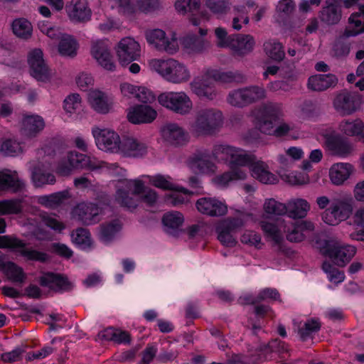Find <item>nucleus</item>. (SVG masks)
Returning <instances> with one entry per match:
<instances>
[{"label": "nucleus", "mask_w": 364, "mask_h": 364, "mask_svg": "<svg viewBox=\"0 0 364 364\" xmlns=\"http://www.w3.org/2000/svg\"><path fill=\"white\" fill-rule=\"evenodd\" d=\"M3 272L7 279L13 283L22 284L26 279L23 268L13 262H7Z\"/></svg>", "instance_id": "nucleus-49"}, {"label": "nucleus", "mask_w": 364, "mask_h": 364, "mask_svg": "<svg viewBox=\"0 0 364 364\" xmlns=\"http://www.w3.org/2000/svg\"><path fill=\"white\" fill-rule=\"evenodd\" d=\"M80 107L81 98L79 94H71L64 100V109L67 112L74 113Z\"/></svg>", "instance_id": "nucleus-64"}, {"label": "nucleus", "mask_w": 364, "mask_h": 364, "mask_svg": "<svg viewBox=\"0 0 364 364\" xmlns=\"http://www.w3.org/2000/svg\"><path fill=\"white\" fill-rule=\"evenodd\" d=\"M39 284L55 292L61 293L73 289V284L66 276L53 272L43 274L39 278Z\"/></svg>", "instance_id": "nucleus-19"}, {"label": "nucleus", "mask_w": 364, "mask_h": 364, "mask_svg": "<svg viewBox=\"0 0 364 364\" xmlns=\"http://www.w3.org/2000/svg\"><path fill=\"white\" fill-rule=\"evenodd\" d=\"M191 169L196 173H210L215 171L216 166L211 160L210 153L207 149L197 150L189 159Z\"/></svg>", "instance_id": "nucleus-17"}, {"label": "nucleus", "mask_w": 364, "mask_h": 364, "mask_svg": "<svg viewBox=\"0 0 364 364\" xmlns=\"http://www.w3.org/2000/svg\"><path fill=\"white\" fill-rule=\"evenodd\" d=\"M321 327V324L318 318H311L308 319L298 331L301 340L306 341L311 337L313 333L318 332Z\"/></svg>", "instance_id": "nucleus-53"}, {"label": "nucleus", "mask_w": 364, "mask_h": 364, "mask_svg": "<svg viewBox=\"0 0 364 364\" xmlns=\"http://www.w3.org/2000/svg\"><path fill=\"white\" fill-rule=\"evenodd\" d=\"M90 53L93 58L103 68L109 71L114 70L115 64L107 41L103 40L93 41Z\"/></svg>", "instance_id": "nucleus-16"}, {"label": "nucleus", "mask_w": 364, "mask_h": 364, "mask_svg": "<svg viewBox=\"0 0 364 364\" xmlns=\"http://www.w3.org/2000/svg\"><path fill=\"white\" fill-rule=\"evenodd\" d=\"M338 78L333 74H318L309 77L307 87L313 91L321 92L334 87Z\"/></svg>", "instance_id": "nucleus-28"}, {"label": "nucleus", "mask_w": 364, "mask_h": 364, "mask_svg": "<svg viewBox=\"0 0 364 364\" xmlns=\"http://www.w3.org/2000/svg\"><path fill=\"white\" fill-rule=\"evenodd\" d=\"M207 75L212 77L215 81L223 83L243 82L246 77L239 71L222 72L214 69H208Z\"/></svg>", "instance_id": "nucleus-37"}, {"label": "nucleus", "mask_w": 364, "mask_h": 364, "mask_svg": "<svg viewBox=\"0 0 364 364\" xmlns=\"http://www.w3.org/2000/svg\"><path fill=\"white\" fill-rule=\"evenodd\" d=\"M253 178L264 184H274L278 181L276 175L270 172L268 166L263 161L255 160L249 167Z\"/></svg>", "instance_id": "nucleus-26"}, {"label": "nucleus", "mask_w": 364, "mask_h": 364, "mask_svg": "<svg viewBox=\"0 0 364 364\" xmlns=\"http://www.w3.org/2000/svg\"><path fill=\"white\" fill-rule=\"evenodd\" d=\"M244 88L248 105L262 100L266 97V90L263 86L251 85Z\"/></svg>", "instance_id": "nucleus-60"}, {"label": "nucleus", "mask_w": 364, "mask_h": 364, "mask_svg": "<svg viewBox=\"0 0 364 364\" xmlns=\"http://www.w3.org/2000/svg\"><path fill=\"white\" fill-rule=\"evenodd\" d=\"M121 149V154L126 156L141 157L148 152V146L133 137L124 138Z\"/></svg>", "instance_id": "nucleus-29"}, {"label": "nucleus", "mask_w": 364, "mask_h": 364, "mask_svg": "<svg viewBox=\"0 0 364 364\" xmlns=\"http://www.w3.org/2000/svg\"><path fill=\"white\" fill-rule=\"evenodd\" d=\"M323 255L332 259L335 264L343 267L353 258L356 252L354 246L344 245L336 240L325 241L321 249Z\"/></svg>", "instance_id": "nucleus-8"}, {"label": "nucleus", "mask_w": 364, "mask_h": 364, "mask_svg": "<svg viewBox=\"0 0 364 364\" xmlns=\"http://www.w3.org/2000/svg\"><path fill=\"white\" fill-rule=\"evenodd\" d=\"M309 203L303 198H295L288 201L287 203V214L289 218H304L307 215L310 210Z\"/></svg>", "instance_id": "nucleus-36"}, {"label": "nucleus", "mask_w": 364, "mask_h": 364, "mask_svg": "<svg viewBox=\"0 0 364 364\" xmlns=\"http://www.w3.org/2000/svg\"><path fill=\"white\" fill-rule=\"evenodd\" d=\"M149 182L155 187L163 190H178V186L173 182V179L169 176L157 174L153 176H147Z\"/></svg>", "instance_id": "nucleus-55"}, {"label": "nucleus", "mask_w": 364, "mask_h": 364, "mask_svg": "<svg viewBox=\"0 0 364 364\" xmlns=\"http://www.w3.org/2000/svg\"><path fill=\"white\" fill-rule=\"evenodd\" d=\"M67 11L71 20L78 22L90 20L92 14L87 0H70Z\"/></svg>", "instance_id": "nucleus-25"}, {"label": "nucleus", "mask_w": 364, "mask_h": 364, "mask_svg": "<svg viewBox=\"0 0 364 364\" xmlns=\"http://www.w3.org/2000/svg\"><path fill=\"white\" fill-rule=\"evenodd\" d=\"M184 221L182 213L178 211L166 213L162 218L164 230L170 235H175Z\"/></svg>", "instance_id": "nucleus-41"}, {"label": "nucleus", "mask_w": 364, "mask_h": 364, "mask_svg": "<svg viewBox=\"0 0 364 364\" xmlns=\"http://www.w3.org/2000/svg\"><path fill=\"white\" fill-rule=\"evenodd\" d=\"M212 154L216 159L228 161L232 166H250L256 160V156L246 151L228 144H216L213 146Z\"/></svg>", "instance_id": "nucleus-6"}, {"label": "nucleus", "mask_w": 364, "mask_h": 364, "mask_svg": "<svg viewBox=\"0 0 364 364\" xmlns=\"http://www.w3.org/2000/svg\"><path fill=\"white\" fill-rule=\"evenodd\" d=\"M85 168L90 170L94 171L97 169H105L110 173H119V168L117 164H109L103 161H100L95 157L85 155Z\"/></svg>", "instance_id": "nucleus-47"}, {"label": "nucleus", "mask_w": 364, "mask_h": 364, "mask_svg": "<svg viewBox=\"0 0 364 364\" xmlns=\"http://www.w3.org/2000/svg\"><path fill=\"white\" fill-rule=\"evenodd\" d=\"M246 176V173L240 168H232L231 171L218 176L216 181L219 185L225 186L232 181L245 179Z\"/></svg>", "instance_id": "nucleus-56"}, {"label": "nucleus", "mask_w": 364, "mask_h": 364, "mask_svg": "<svg viewBox=\"0 0 364 364\" xmlns=\"http://www.w3.org/2000/svg\"><path fill=\"white\" fill-rule=\"evenodd\" d=\"M227 101L232 106L237 107L249 105L244 87L231 91L227 97Z\"/></svg>", "instance_id": "nucleus-59"}, {"label": "nucleus", "mask_w": 364, "mask_h": 364, "mask_svg": "<svg viewBox=\"0 0 364 364\" xmlns=\"http://www.w3.org/2000/svg\"><path fill=\"white\" fill-rule=\"evenodd\" d=\"M161 132L164 138L173 145H181L186 141V132L176 123L166 124L163 127Z\"/></svg>", "instance_id": "nucleus-32"}, {"label": "nucleus", "mask_w": 364, "mask_h": 364, "mask_svg": "<svg viewBox=\"0 0 364 364\" xmlns=\"http://www.w3.org/2000/svg\"><path fill=\"white\" fill-rule=\"evenodd\" d=\"M31 180L36 188H41L46 185H53L55 183V176L40 166L33 168L31 172Z\"/></svg>", "instance_id": "nucleus-42"}, {"label": "nucleus", "mask_w": 364, "mask_h": 364, "mask_svg": "<svg viewBox=\"0 0 364 364\" xmlns=\"http://www.w3.org/2000/svg\"><path fill=\"white\" fill-rule=\"evenodd\" d=\"M211 77L207 75V70L201 76H197L189 84L191 90L200 98L209 100L217 96L214 83Z\"/></svg>", "instance_id": "nucleus-15"}, {"label": "nucleus", "mask_w": 364, "mask_h": 364, "mask_svg": "<svg viewBox=\"0 0 364 364\" xmlns=\"http://www.w3.org/2000/svg\"><path fill=\"white\" fill-rule=\"evenodd\" d=\"M158 101L163 107L176 114L186 115L193 108V102L184 92H166L160 94Z\"/></svg>", "instance_id": "nucleus-9"}, {"label": "nucleus", "mask_w": 364, "mask_h": 364, "mask_svg": "<svg viewBox=\"0 0 364 364\" xmlns=\"http://www.w3.org/2000/svg\"><path fill=\"white\" fill-rule=\"evenodd\" d=\"M144 191V183L139 179H124L117 186L114 196L115 202L129 210L135 209L138 200L135 198Z\"/></svg>", "instance_id": "nucleus-5"}, {"label": "nucleus", "mask_w": 364, "mask_h": 364, "mask_svg": "<svg viewBox=\"0 0 364 364\" xmlns=\"http://www.w3.org/2000/svg\"><path fill=\"white\" fill-rule=\"evenodd\" d=\"M287 205L273 198L267 199L264 204L265 213L269 215H283L287 212Z\"/></svg>", "instance_id": "nucleus-58"}, {"label": "nucleus", "mask_w": 364, "mask_h": 364, "mask_svg": "<svg viewBox=\"0 0 364 364\" xmlns=\"http://www.w3.org/2000/svg\"><path fill=\"white\" fill-rule=\"evenodd\" d=\"M72 241L82 249H86L91 246V235L87 229L80 228L71 233Z\"/></svg>", "instance_id": "nucleus-54"}, {"label": "nucleus", "mask_w": 364, "mask_h": 364, "mask_svg": "<svg viewBox=\"0 0 364 364\" xmlns=\"http://www.w3.org/2000/svg\"><path fill=\"white\" fill-rule=\"evenodd\" d=\"M69 198H70L69 191L65 190L50 195L38 196L37 201L39 204L46 208H55L62 204Z\"/></svg>", "instance_id": "nucleus-43"}, {"label": "nucleus", "mask_w": 364, "mask_h": 364, "mask_svg": "<svg viewBox=\"0 0 364 364\" xmlns=\"http://www.w3.org/2000/svg\"><path fill=\"white\" fill-rule=\"evenodd\" d=\"M121 223L118 220H114L109 223L100 225V239L105 243L109 242L120 230Z\"/></svg>", "instance_id": "nucleus-51"}, {"label": "nucleus", "mask_w": 364, "mask_h": 364, "mask_svg": "<svg viewBox=\"0 0 364 364\" xmlns=\"http://www.w3.org/2000/svg\"><path fill=\"white\" fill-rule=\"evenodd\" d=\"M326 6L323 7L320 14L321 21L333 25L339 22L341 17V12L336 4V0H326Z\"/></svg>", "instance_id": "nucleus-38"}, {"label": "nucleus", "mask_w": 364, "mask_h": 364, "mask_svg": "<svg viewBox=\"0 0 364 364\" xmlns=\"http://www.w3.org/2000/svg\"><path fill=\"white\" fill-rule=\"evenodd\" d=\"M314 229V225L311 222H297L294 225L293 229L287 235V239L290 242H301L305 237L303 232L304 230H313Z\"/></svg>", "instance_id": "nucleus-50"}, {"label": "nucleus", "mask_w": 364, "mask_h": 364, "mask_svg": "<svg viewBox=\"0 0 364 364\" xmlns=\"http://www.w3.org/2000/svg\"><path fill=\"white\" fill-rule=\"evenodd\" d=\"M224 124L223 112L214 107L196 109L188 122L189 132L195 137H207L219 133Z\"/></svg>", "instance_id": "nucleus-1"}, {"label": "nucleus", "mask_w": 364, "mask_h": 364, "mask_svg": "<svg viewBox=\"0 0 364 364\" xmlns=\"http://www.w3.org/2000/svg\"><path fill=\"white\" fill-rule=\"evenodd\" d=\"M351 205L345 200H335L321 214L322 220L330 225H336L349 218L352 213Z\"/></svg>", "instance_id": "nucleus-11"}, {"label": "nucleus", "mask_w": 364, "mask_h": 364, "mask_svg": "<svg viewBox=\"0 0 364 364\" xmlns=\"http://www.w3.org/2000/svg\"><path fill=\"white\" fill-rule=\"evenodd\" d=\"M99 149L111 153H121L122 140L117 133L108 129L95 127L92 130Z\"/></svg>", "instance_id": "nucleus-10"}, {"label": "nucleus", "mask_w": 364, "mask_h": 364, "mask_svg": "<svg viewBox=\"0 0 364 364\" xmlns=\"http://www.w3.org/2000/svg\"><path fill=\"white\" fill-rule=\"evenodd\" d=\"M149 66L164 80L173 84L183 83L191 78L188 68L173 58L151 59L149 61Z\"/></svg>", "instance_id": "nucleus-4"}, {"label": "nucleus", "mask_w": 364, "mask_h": 364, "mask_svg": "<svg viewBox=\"0 0 364 364\" xmlns=\"http://www.w3.org/2000/svg\"><path fill=\"white\" fill-rule=\"evenodd\" d=\"M254 116L257 128L265 134L283 136L292 129L287 123H282L274 128V124L282 116L281 104L272 102L263 104L255 110Z\"/></svg>", "instance_id": "nucleus-2"}, {"label": "nucleus", "mask_w": 364, "mask_h": 364, "mask_svg": "<svg viewBox=\"0 0 364 364\" xmlns=\"http://www.w3.org/2000/svg\"><path fill=\"white\" fill-rule=\"evenodd\" d=\"M339 129L348 136H359L363 132L364 124L360 119L353 121L344 120L340 123Z\"/></svg>", "instance_id": "nucleus-52"}, {"label": "nucleus", "mask_w": 364, "mask_h": 364, "mask_svg": "<svg viewBox=\"0 0 364 364\" xmlns=\"http://www.w3.org/2000/svg\"><path fill=\"white\" fill-rule=\"evenodd\" d=\"M147 42L157 50L173 55L178 50V44L175 36L166 37V33L159 28L148 30L145 33Z\"/></svg>", "instance_id": "nucleus-12"}, {"label": "nucleus", "mask_w": 364, "mask_h": 364, "mask_svg": "<svg viewBox=\"0 0 364 364\" xmlns=\"http://www.w3.org/2000/svg\"><path fill=\"white\" fill-rule=\"evenodd\" d=\"M264 52L274 61L280 62L285 56L283 45L275 39H269L263 44Z\"/></svg>", "instance_id": "nucleus-44"}, {"label": "nucleus", "mask_w": 364, "mask_h": 364, "mask_svg": "<svg viewBox=\"0 0 364 364\" xmlns=\"http://www.w3.org/2000/svg\"><path fill=\"white\" fill-rule=\"evenodd\" d=\"M260 225L267 237H270L273 241V246L275 250L277 252H284L285 247L282 245L283 237L278 225L265 220L261 221Z\"/></svg>", "instance_id": "nucleus-39"}, {"label": "nucleus", "mask_w": 364, "mask_h": 364, "mask_svg": "<svg viewBox=\"0 0 364 364\" xmlns=\"http://www.w3.org/2000/svg\"><path fill=\"white\" fill-rule=\"evenodd\" d=\"M31 75L38 81L46 82L52 77V72L43 59V52L40 49L32 50L28 58Z\"/></svg>", "instance_id": "nucleus-13"}, {"label": "nucleus", "mask_w": 364, "mask_h": 364, "mask_svg": "<svg viewBox=\"0 0 364 364\" xmlns=\"http://www.w3.org/2000/svg\"><path fill=\"white\" fill-rule=\"evenodd\" d=\"M200 6V0H177L175 4L176 9L179 13L188 14L189 21L194 26H199L202 20Z\"/></svg>", "instance_id": "nucleus-24"}, {"label": "nucleus", "mask_w": 364, "mask_h": 364, "mask_svg": "<svg viewBox=\"0 0 364 364\" xmlns=\"http://www.w3.org/2000/svg\"><path fill=\"white\" fill-rule=\"evenodd\" d=\"M24 187L25 183L18 178L16 171L10 170L0 171V188H12L14 191H18Z\"/></svg>", "instance_id": "nucleus-40"}, {"label": "nucleus", "mask_w": 364, "mask_h": 364, "mask_svg": "<svg viewBox=\"0 0 364 364\" xmlns=\"http://www.w3.org/2000/svg\"><path fill=\"white\" fill-rule=\"evenodd\" d=\"M255 44V39L251 35L238 34L232 37L229 47L237 55H244L253 50Z\"/></svg>", "instance_id": "nucleus-33"}, {"label": "nucleus", "mask_w": 364, "mask_h": 364, "mask_svg": "<svg viewBox=\"0 0 364 364\" xmlns=\"http://www.w3.org/2000/svg\"><path fill=\"white\" fill-rule=\"evenodd\" d=\"M256 6L255 0H247L243 5H235L233 6L234 17L232 21V28L235 31H240L242 24L247 25L250 23L248 16V8H253Z\"/></svg>", "instance_id": "nucleus-30"}, {"label": "nucleus", "mask_w": 364, "mask_h": 364, "mask_svg": "<svg viewBox=\"0 0 364 364\" xmlns=\"http://www.w3.org/2000/svg\"><path fill=\"white\" fill-rule=\"evenodd\" d=\"M322 269L327 274L328 280L331 282L338 284L342 282L345 279L343 272L338 270L329 262H324L322 264Z\"/></svg>", "instance_id": "nucleus-61"}, {"label": "nucleus", "mask_w": 364, "mask_h": 364, "mask_svg": "<svg viewBox=\"0 0 364 364\" xmlns=\"http://www.w3.org/2000/svg\"><path fill=\"white\" fill-rule=\"evenodd\" d=\"M156 112L148 105H138L128 114L129 121L133 124L149 123L156 117Z\"/></svg>", "instance_id": "nucleus-31"}, {"label": "nucleus", "mask_w": 364, "mask_h": 364, "mask_svg": "<svg viewBox=\"0 0 364 364\" xmlns=\"http://www.w3.org/2000/svg\"><path fill=\"white\" fill-rule=\"evenodd\" d=\"M196 206L200 213L213 217L224 215L228 211L227 205L215 198H200L196 201Z\"/></svg>", "instance_id": "nucleus-21"}, {"label": "nucleus", "mask_w": 364, "mask_h": 364, "mask_svg": "<svg viewBox=\"0 0 364 364\" xmlns=\"http://www.w3.org/2000/svg\"><path fill=\"white\" fill-rule=\"evenodd\" d=\"M348 23L343 33L336 39L333 45L332 53L336 58L346 57L350 50L349 38L364 32V5L360 6L359 11L350 15Z\"/></svg>", "instance_id": "nucleus-3"}, {"label": "nucleus", "mask_w": 364, "mask_h": 364, "mask_svg": "<svg viewBox=\"0 0 364 364\" xmlns=\"http://www.w3.org/2000/svg\"><path fill=\"white\" fill-rule=\"evenodd\" d=\"M280 300V294L276 289L264 288L259 291L257 295L245 294L239 298V303L242 305L255 304L263 301Z\"/></svg>", "instance_id": "nucleus-27"}, {"label": "nucleus", "mask_w": 364, "mask_h": 364, "mask_svg": "<svg viewBox=\"0 0 364 364\" xmlns=\"http://www.w3.org/2000/svg\"><path fill=\"white\" fill-rule=\"evenodd\" d=\"M0 248L10 249L30 261L45 262L49 258L45 252L27 247L26 242L14 236H0Z\"/></svg>", "instance_id": "nucleus-7"}, {"label": "nucleus", "mask_w": 364, "mask_h": 364, "mask_svg": "<svg viewBox=\"0 0 364 364\" xmlns=\"http://www.w3.org/2000/svg\"><path fill=\"white\" fill-rule=\"evenodd\" d=\"M44 127V120L38 115L26 116L22 121V132L29 137L36 136L43 129Z\"/></svg>", "instance_id": "nucleus-35"}, {"label": "nucleus", "mask_w": 364, "mask_h": 364, "mask_svg": "<svg viewBox=\"0 0 364 364\" xmlns=\"http://www.w3.org/2000/svg\"><path fill=\"white\" fill-rule=\"evenodd\" d=\"M362 103L361 96L357 93L342 92L333 100L335 109L342 116L356 112Z\"/></svg>", "instance_id": "nucleus-14"}, {"label": "nucleus", "mask_w": 364, "mask_h": 364, "mask_svg": "<svg viewBox=\"0 0 364 364\" xmlns=\"http://www.w3.org/2000/svg\"><path fill=\"white\" fill-rule=\"evenodd\" d=\"M73 213L82 224L90 225L100 221L102 208L95 203L82 202L77 205Z\"/></svg>", "instance_id": "nucleus-20"}, {"label": "nucleus", "mask_w": 364, "mask_h": 364, "mask_svg": "<svg viewBox=\"0 0 364 364\" xmlns=\"http://www.w3.org/2000/svg\"><path fill=\"white\" fill-rule=\"evenodd\" d=\"M11 28L14 34L19 38L26 40L32 36V25L31 22L24 18L14 20Z\"/></svg>", "instance_id": "nucleus-48"}, {"label": "nucleus", "mask_w": 364, "mask_h": 364, "mask_svg": "<svg viewBox=\"0 0 364 364\" xmlns=\"http://www.w3.org/2000/svg\"><path fill=\"white\" fill-rule=\"evenodd\" d=\"M205 5L211 12L218 16L226 14L231 7L228 0H206Z\"/></svg>", "instance_id": "nucleus-57"}, {"label": "nucleus", "mask_w": 364, "mask_h": 364, "mask_svg": "<svg viewBox=\"0 0 364 364\" xmlns=\"http://www.w3.org/2000/svg\"><path fill=\"white\" fill-rule=\"evenodd\" d=\"M325 143L329 150L341 157L348 156L353 151L351 144L336 132L326 134Z\"/></svg>", "instance_id": "nucleus-22"}, {"label": "nucleus", "mask_w": 364, "mask_h": 364, "mask_svg": "<svg viewBox=\"0 0 364 364\" xmlns=\"http://www.w3.org/2000/svg\"><path fill=\"white\" fill-rule=\"evenodd\" d=\"M0 151L4 156H14L22 151V147L19 142L12 139H6L2 142Z\"/></svg>", "instance_id": "nucleus-62"}, {"label": "nucleus", "mask_w": 364, "mask_h": 364, "mask_svg": "<svg viewBox=\"0 0 364 364\" xmlns=\"http://www.w3.org/2000/svg\"><path fill=\"white\" fill-rule=\"evenodd\" d=\"M88 101L91 107L97 112L105 114L109 110L105 95L99 90H92L88 94Z\"/></svg>", "instance_id": "nucleus-45"}, {"label": "nucleus", "mask_w": 364, "mask_h": 364, "mask_svg": "<svg viewBox=\"0 0 364 364\" xmlns=\"http://www.w3.org/2000/svg\"><path fill=\"white\" fill-rule=\"evenodd\" d=\"M353 167L348 163H337L333 164L329 170V177L331 182L336 186L341 185L350 176Z\"/></svg>", "instance_id": "nucleus-34"}, {"label": "nucleus", "mask_w": 364, "mask_h": 364, "mask_svg": "<svg viewBox=\"0 0 364 364\" xmlns=\"http://www.w3.org/2000/svg\"><path fill=\"white\" fill-rule=\"evenodd\" d=\"M216 231L218 235V238L223 245L234 247L236 245L237 241L232 235V231H230L227 228H224L220 223L217 227Z\"/></svg>", "instance_id": "nucleus-63"}, {"label": "nucleus", "mask_w": 364, "mask_h": 364, "mask_svg": "<svg viewBox=\"0 0 364 364\" xmlns=\"http://www.w3.org/2000/svg\"><path fill=\"white\" fill-rule=\"evenodd\" d=\"M77 42L72 36H62L58 44V52L61 55L73 58L77 55Z\"/></svg>", "instance_id": "nucleus-46"}, {"label": "nucleus", "mask_w": 364, "mask_h": 364, "mask_svg": "<svg viewBox=\"0 0 364 364\" xmlns=\"http://www.w3.org/2000/svg\"><path fill=\"white\" fill-rule=\"evenodd\" d=\"M117 54L122 64H129L140 56V46L132 38H124L118 43Z\"/></svg>", "instance_id": "nucleus-18"}, {"label": "nucleus", "mask_w": 364, "mask_h": 364, "mask_svg": "<svg viewBox=\"0 0 364 364\" xmlns=\"http://www.w3.org/2000/svg\"><path fill=\"white\" fill-rule=\"evenodd\" d=\"M85 155L76 151H70L66 158L61 160L57 167V172L62 176L70 174L73 169L84 168Z\"/></svg>", "instance_id": "nucleus-23"}]
</instances>
